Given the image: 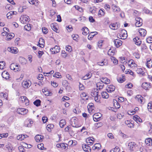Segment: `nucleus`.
Here are the masks:
<instances>
[{"instance_id":"47","label":"nucleus","mask_w":152,"mask_h":152,"mask_svg":"<svg viewBox=\"0 0 152 152\" xmlns=\"http://www.w3.org/2000/svg\"><path fill=\"white\" fill-rule=\"evenodd\" d=\"M41 101L39 99L36 100L34 102V104L36 106L38 107L40 105Z\"/></svg>"},{"instance_id":"24","label":"nucleus","mask_w":152,"mask_h":152,"mask_svg":"<svg viewBox=\"0 0 152 152\" xmlns=\"http://www.w3.org/2000/svg\"><path fill=\"white\" fill-rule=\"evenodd\" d=\"M39 42H40L39 43V44H37V46H39L41 48H43L44 47V40L42 38H40L39 39Z\"/></svg>"},{"instance_id":"50","label":"nucleus","mask_w":152,"mask_h":152,"mask_svg":"<svg viewBox=\"0 0 152 152\" xmlns=\"http://www.w3.org/2000/svg\"><path fill=\"white\" fill-rule=\"evenodd\" d=\"M86 141L87 143H89L90 144L89 145H92L93 143V140L91 139V137H89L86 139Z\"/></svg>"},{"instance_id":"6","label":"nucleus","mask_w":152,"mask_h":152,"mask_svg":"<svg viewBox=\"0 0 152 152\" xmlns=\"http://www.w3.org/2000/svg\"><path fill=\"white\" fill-rule=\"evenodd\" d=\"M11 53L14 54L17 53L18 51V49L15 47H9L7 49Z\"/></svg>"},{"instance_id":"5","label":"nucleus","mask_w":152,"mask_h":152,"mask_svg":"<svg viewBox=\"0 0 152 152\" xmlns=\"http://www.w3.org/2000/svg\"><path fill=\"white\" fill-rule=\"evenodd\" d=\"M71 125L73 127H77L78 126V123L77 121V118L76 117L72 118L71 120Z\"/></svg>"},{"instance_id":"23","label":"nucleus","mask_w":152,"mask_h":152,"mask_svg":"<svg viewBox=\"0 0 152 152\" xmlns=\"http://www.w3.org/2000/svg\"><path fill=\"white\" fill-rule=\"evenodd\" d=\"M81 30L83 31V34L84 35H86L89 33V29L86 27L83 28Z\"/></svg>"},{"instance_id":"10","label":"nucleus","mask_w":152,"mask_h":152,"mask_svg":"<svg viewBox=\"0 0 152 152\" xmlns=\"http://www.w3.org/2000/svg\"><path fill=\"white\" fill-rule=\"evenodd\" d=\"M60 48L58 46L56 45L54 48H51L50 50L52 54H56L60 51Z\"/></svg>"},{"instance_id":"46","label":"nucleus","mask_w":152,"mask_h":152,"mask_svg":"<svg viewBox=\"0 0 152 152\" xmlns=\"http://www.w3.org/2000/svg\"><path fill=\"white\" fill-rule=\"evenodd\" d=\"M94 97V100L96 102L98 103H100V99H101V97L100 95H98V96Z\"/></svg>"},{"instance_id":"62","label":"nucleus","mask_w":152,"mask_h":152,"mask_svg":"<svg viewBox=\"0 0 152 152\" xmlns=\"http://www.w3.org/2000/svg\"><path fill=\"white\" fill-rule=\"evenodd\" d=\"M66 49L67 51L69 52H71L72 51L71 47L69 45L67 46L66 47Z\"/></svg>"},{"instance_id":"42","label":"nucleus","mask_w":152,"mask_h":152,"mask_svg":"<svg viewBox=\"0 0 152 152\" xmlns=\"http://www.w3.org/2000/svg\"><path fill=\"white\" fill-rule=\"evenodd\" d=\"M136 71L138 74H141L143 76L145 75V72L142 71V69L141 68L137 69Z\"/></svg>"},{"instance_id":"57","label":"nucleus","mask_w":152,"mask_h":152,"mask_svg":"<svg viewBox=\"0 0 152 152\" xmlns=\"http://www.w3.org/2000/svg\"><path fill=\"white\" fill-rule=\"evenodd\" d=\"M76 144V142H73V140H70L68 142L67 144L70 146L75 145Z\"/></svg>"},{"instance_id":"58","label":"nucleus","mask_w":152,"mask_h":152,"mask_svg":"<svg viewBox=\"0 0 152 152\" xmlns=\"http://www.w3.org/2000/svg\"><path fill=\"white\" fill-rule=\"evenodd\" d=\"M95 35V34H94L93 33L91 32L88 35V39L89 40H91L93 37H94Z\"/></svg>"},{"instance_id":"38","label":"nucleus","mask_w":152,"mask_h":152,"mask_svg":"<svg viewBox=\"0 0 152 152\" xmlns=\"http://www.w3.org/2000/svg\"><path fill=\"white\" fill-rule=\"evenodd\" d=\"M112 9H113V11L114 12H119L120 10V8L115 5H113Z\"/></svg>"},{"instance_id":"3","label":"nucleus","mask_w":152,"mask_h":152,"mask_svg":"<svg viewBox=\"0 0 152 152\" xmlns=\"http://www.w3.org/2000/svg\"><path fill=\"white\" fill-rule=\"evenodd\" d=\"M28 112V110L24 108H18L17 110V113L20 114L24 115L26 114Z\"/></svg>"},{"instance_id":"13","label":"nucleus","mask_w":152,"mask_h":152,"mask_svg":"<svg viewBox=\"0 0 152 152\" xmlns=\"http://www.w3.org/2000/svg\"><path fill=\"white\" fill-rule=\"evenodd\" d=\"M138 31L140 35L142 37H145L146 34V30L143 28H139Z\"/></svg>"},{"instance_id":"55","label":"nucleus","mask_w":152,"mask_h":152,"mask_svg":"<svg viewBox=\"0 0 152 152\" xmlns=\"http://www.w3.org/2000/svg\"><path fill=\"white\" fill-rule=\"evenodd\" d=\"M114 50H112L111 49H110L108 51L107 54L110 56H113L114 54Z\"/></svg>"},{"instance_id":"54","label":"nucleus","mask_w":152,"mask_h":152,"mask_svg":"<svg viewBox=\"0 0 152 152\" xmlns=\"http://www.w3.org/2000/svg\"><path fill=\"white\" fill-rule=\"evenodd\" d=\"M5 63L4 61H0V69H2L4 68L5 65Z\"/></svg>"},{"instance_id":"53","label":"nucleus","mask_w":152,"mask_h":152,"mask_svg":"<svg viewBox=\"0 0 152 152\" xmlns=\"http://www.w3.org/2000/svg\"><path fill=\"white\" fill-rule=\"evenodd\" d=\"M104 14V10L101 9L99 11L98 15L99 16H102Z\"/></svg>"},{"instance_id":"35","label":"nucleus","mask_w":152,"mask_h":152,"mask_svg":"<svg viewBox=\"0 0 152 152\" xmlns=\"http://www.w3.org/2000/svg\"><path fill=\"white\" fill-rule=\"evenodd\" d=\"M80 96L83 100L88 99V96L86 93L85 92H83L80 94Z\"/></svg>"},{"instance_id":"28","label":"nucleus","mask_w":152,"mask_h":152,"mask_svg":"<svg viewBox=\"0 0 152 152\" xmlns=\"http://www.w3.org/2000/svg\"><path fill=\"white\" fill-rule=\"evenodd\" d=\"M28 137V136L27 135L22 134L18 136L17 137V139L19 140H22Z\"/></svg>"},{"instance_id":"1","label":"nucleus","mask_w":152,"mask_h":152,"mask_svg":"<svg viewBox=\"0 0 152 152\" xmlns=\"http://www.w3.org/2000/svg\"><path fill=\"white\" fill-rule=\"evenodd\" d=\"M117 36L119 39H126L127 37L126 31L124 29L121 30L120 33L117 35Z\"/></svg>"},{"instance_id":"21","label":"nucleus","mask_w":152,"mask_h":152,"mask_svg":"<svg viewBox=\"0 0 152 152\" xmlns=\"http://www.w3.org/2000/svg\"><path fill=\"white\" fill-rule=\"evenodd\" d=\"M133 118L134 120L136 121L137 123L142 122V120L140 117L137 115L133 116Z\"/></svg>"},{"instance_id":"48","label":"nucleus","mask_w":152,"mask_h":152,"mask_svg":"<svg viewBox=\"0 0 152 152\" xmlns=\"http://www.w3.org/2000/svg\"><path fill=\"white\" fill-rule=\"evenodd\" d=\"M111 59L112 61L113 62V63L115 64H117L118 63V60L115 58V57L112 56L111 57Z\"/></svg>"},{"instance_id":"30","label":"nucleus","mask_w":152,"mask_h":152,"mask_svg":"<svg viewBox=\"0 0 152 152\" xmlns=\"http://www.w3.org/2000/svg\"><path fill=\"white\" fill-rule=\"evenodd\" d=\"M88 9L89 12L92 14L95 13L97 10V8L95 7H89Z\"/></svg>"},{"instance_id":"20","label":"nucleus","mask_w":152,"mask_h":152,"mask_svg":"<svg viewBox=\"0 0 152 152\" xmlns=\"http://www.w3.org/2000/svg\"><path fill=\"white\" fill-rule=\"evenodd\" d=\"M43 137L40 135H36L35 137V140L37 142H40L42 141Z\"/></svg>"},{"instance_id":"32","label":"nucleus","mask_w":152,"mask_h":152,"mask_svg":"<svg viewBox=\"0 0 152 152\" xmlns=\"http://www.w3.org/2000/svg\"><path fill=\"white\" fill-rule=\"evenodd\" d=\"M19 60L20 62L23 64H26L27 63V60L23 57H20Z\"/></svg>"},{"instance_id":"4","label":"nucleus","mask_w":152,"mask_h":152,"mask_svg":"<svg viewBox=\"0 0 152 152\" xmlns=\"http://www.w3.org/2000/svg\"><path fill=\"white\" fill-rule=\"evenodd\" d=\"M109 26L111 29L113 30H116L120 27V25L119 23H116L110 24Z\"/></svg>"},{"instance_id":"14","label":"nucleus","mask_w":152,"mask_h":152,"mask_svg":"<svg viewBox=\"0 0 152 152\" xmlns=\"http://www.w3.org/2000/svg\"><path fill=\"white\" fill-rule=\"evenodd\" d=\"M115 89V87L113 85L108 86L106 90L109 93H111L114 91Z\"/></svg>"},{"instance_id":"11","label":"nucleus","mask_w":152,"mask_h":152,"mask_svg":"<svg viewBox=\"0 0 152 152\" xmlns=\"http://www.w3.org/2000/svg\"><path fill=\"white\" fill-rule=\"evenodd\" d=\"M83 150L86 152H91V150L90 147L86 144H83L82 146Z\"/></svg>"},{"instance_id":"34","label":"nucleus","mask_w":152,"mask_h":152,"mask_svg":"<svg viewBox=\"0 0 152 152\" xmlns=\"http://www.w3.org/2000/svg\"><path fill=\"white\" fill-rule=\"evenodd\" d=\"M101 145L99 143H96L95 144L92 148V149L94 150L97 149H99L100 148Z\"/></svg>"},{"instance_id":"31","label":"nucleus","mask_w":152,"mask_h":152,"mask_svg":"<svg viewBox=\"0 0 152 152\" xmlns=\"http://www.w3.org/2000/svg\"><path fill=\"white\" fill-rule=\"evenodd\" d=\"M143 97L140 95H137L135 98V99L137 100L139 102L142 103V99Z\"/></svg>"},{"instance_id":"39","label":"nucleus","mask_w":152,"mask_h":152,"mask_svg":"<svg viewBox=\"0 0 152 152\" xmlns=\"http://www.w3.org/2000/svg\"><path fill=\"white\" fill-rule=\"evenodd\" d=\"M31 25L28 24L25 25L24 27V29L27 31H29L31 30Z\"/></svg>"},{"instance_id":"19","label":"nucleus","mask_w":152,"mask_h":152,"mask_svg":"<svg viewBox=\"0 0 152 152\" xmlns=\"http://www.w3.org/2000/svg\"><path fill=\"white\" fill-rule=\"evenodd\" d=\"M100 81L103 83V84H109L110 82V80L106 77H102L100 79Z\"/></svg>"},{"instance_id":"51","label":"nucleus","mask_w":152,"mask_h":152,"mask_svg":"<svg viewBox=\"0 0 152 152\" xmlns=\"http://www.w3.org/2000/svg\"><path fill=\"white\" fill-rule=\"evenodd\" d=\"M122 78L121 77H119L117 79V80L118 82L120 83H122L125 80V77L122 76Z\"/></svg>"},{"instance_id":"40","label":"nucleus","mask_w":152,"mask_h":152,"mask_svg":"<svg viewBox=\"0 0 152 152\" xmlns=\"http://www.w3.org/2000/svg\"><path fill=\"white\" fill-rule=\"evenodd\" d=\"M66 124V122L64 119L61 120L59 122V125L61 128H63Z\"/></svg>"},{"instance_id":"56","label":"nucleus","mask_w":152,"mask_h":152,"mask_svg":"<svg viewBox=\"0 0 152 152\" xmlns=\"http://www.w3.org/2000/svg\"><path fill=\"white\" fill-rule=\"evenodd\" d=\"M120 151V149L119 148L116 146L115 148L110 151V152H119Z\"/></svg>"},{"instance_id":"41","label":"nucleus","mask_w":152,"mask_h":152,"mask_svg":"<svg viewBox=\"0 0 152 152\" xmlns=\"http://www.w3.org/2000/svg\"><path fill=\"white\" fill-rule=\"evenodd\" d=\"M97 64L98 65L101 66H103V65L106 66L107 65V62L105 61V60L102 61L101 62H98Z\"/></svg>"},{"instance_id":"16","label":"nucleus","mask_w":152,"mask_h":152,"mask_svg":"<svg viewBox=\"0 0 152 152\" xmlns=\"http://www.w3.org/2000/svg\"><path fill=\"white\" fill-rule=\"evenodd\" d=\"M114 42L117 48L119 47L122 45V41L119 39H116L114 41Z\"/></svg>"},{"instance_id":"8","label":"nucleus","mask_w":152,"mask_h":152,"mask_svg":"<svg viewBox=\"0 0 152 152\" xmlns=\"http://www.w3.org/2000/svg\"><path fill=\"white\" fill-rule=\"evenodd\" d=\"M22 86L25 88H27L29 87L31 85V83L30 81H23L22 83Z\"/></svg>"},{"instance_id":"2","label":"nucleus","mask_w":152,"mask_h":152,"mask_svg":"<svg viewBox=\"0 0 152 152\" xmlns=\"http://www.w3.org/2000/svg\"><path fill=\"white\" fill-rule=\"evenodd\" d=\"M29 19V17L25 15L21 16L20 18V21L22 23L25 24L28 22Z\"/></svg>"},{"instance_id":"49","label":"nucleus","mask_w":152,"mask_h":152,"mask_svg":"<svg viewBox=\"0 0 152 152\" xmlns=\"http://www.w3.org/2000/svg\"><path fill=\"white\" fill-rule=\"evenodd\" d=\"M16 66H18V65L15 63H14L11 64L10 66V68L11 70H14L15 69V67H16Z\"/></svg>"},{"instance_id":"15","label":"nucleus","mask_w":152,"mask_h":152,"mask_svg":"<svg viewBox=\"0 0 152 152\" xmlns=\"http://www.w3.org/2000/svg\"><path fill=\"white\" fill-rule=\"evenodd\" d=\"M142 86L145 90H148L151 87L150 84L147 82L143 83Z\"/></svg>"},{"instance_id":"60","label":"nucleus","mask_w":152,"mask_h":152,"mask_svg":"<svg viewBox=\"0 0 152 152\" xmlns=\"http://www.w3.org/2000/svg\"><path fill=\"white\" fill-rule=\"evenodd\" d=\"M79 35L77 34H73L72 35V37L73 39L75 41H77V38L79 37Z\"/></svg>"},{"instance_id":"45","label":"nucleus","mask_w":152,"mask_h":152,"mask_svg":"<svg viewBox=\"0 0 152 152\" xmlns=\"http://www.w3.org/2000/svg\"><path fill=\"white\" fill-rule=\"evenodd\" d=\"M135 145V143L133 142H130L129 143L128 147L130 150H133V148Z\"/></svg>"},{"instance_id":"25","label":"nucleus","mask_w":152,"mask_h":152,"mask_svg":"<svg viewBox=\"0 0 152 152\" xmlns=\"http://www.w3.org/2000/svg\"><path fill=\"white\" fill-rule=\"evenodd\" d=\"M146 66L149 68H150L152 67V61L151 59L148 58L147 59Z\"/></svg>"},{"instance_id":"61","label":"nucleus","mask_w":152,"mask_h":152,"mask_svg":"<svg viewBox=\"0 0 152 152\" xmlns=\"http://www.w3.org/2000/svg\"><path fill=\"white\" fill-rule=\"evenodd\" d=\"M42 30V32L45 34H47L48 32V29L45 27H43Z\"/></svg>"},{"instance_id":"37","label":"nucleus","mask_w":152,"mask_h":152,"mask_svg":"<svg viewBox=\"0 0 152 152\" xmlns=\"http://www.w3.org/2000/svg\"><path fill=\"white\" fill-rule=\"evenodd\" d=\"M102 96L103 98L107 99L109 97V95L106 91H103L102 93Z\"/></svg>"},{"instance_id":"29","label":"nucleus","mask_w":152,"mask_h":152,"mask_svg":"<svg viewBox=\"0 0 152 152\" xmlns=\"http://www.w3.org/2000/svg\"><path fill=\"white\" fill-rule=\"evenodd\" d=\"M17 12L15 11H11L8 12L7 14V17L8 19H10L11 18V16L14 14H16Z\"/></svg>"},{"instance_id":"12","label":"nucleus","mask_w":152,"mask_h":152,"mask_svg":"<svg viewBox=\"0 0 152 152\" xmlns=\"http://www.w3.org/2000/svg\"><path fill=\"white\" fill-rule=\"evenodd\" d=\"M94 107L92 103H90L88 105V108L89 113H91L94 111Z\"/></svg>"},{"instance_id":"36","label":"nucleus","mask_w":152,"mask_h":152,"mask_svg":"<svg viewBox=\"0 0 152 152\" xmlns=\"http://www.w3.org/2000/svg\"><path fill=\"white\" fill-rule=\"evenodd\" d=\"M145 143L148 145H152V139L151 138H148L145 140Z\"/></svg>"},{"instance_id":"44","label":"nucleus","mask_w":152,"mask_h":152,"mask_svg":"<svg viewBox=\"0 0 152 152\" xmlns=\"http://www.w3.org/2000/svg\"><path fill=\"white\" fill-rule=\"evenodd\" d=\"M15 36V34L12 33L11 34H8L7 36V39L8 40H9L12 39Z\"/></svg>"},{"instance_id":"7","label":"nucleus","mask_w":152,"mask_h":152,"mask_svg":"<svg viewBox=\"0 0 152 152\" xmlns=\"http://www.w3.org/2000/svg\"><path fill=\"white\" fill-rule=\"evenodd\" d=\"M19 100L21 101L22 102L25 104L26 105H28L29 104V100L26 96H21L19 98Z\"/></svg>"},{"instance_id":"22","label":"nucleus","mask_w":152,"mask_h":152,"mask_svg":"<svg viewBox=\"0 0 152 152\" xmlns=\"http://www.w3.org/2000/svg\"><path fill=\"white\" fill-rule=\"evenodd\" d=\"M96 86L100 90L103 88L104 86V85L103 83L100 81L98 82L96 84Z\"/></svg>"},{"instance_id":"43","label":"nucleus","mask_w":152,"mask_h":152,"mask_svg":"<svg viewBox=\"0 0 152 152\" xmlns=\"http://www.w3.org/2000/svg\"><path fill=\"white\" fill-rule=\"evenodd\" d=\"M147 109L150 112H152V102H149L147 105Z\"/></svg>"},{"instance_id":"9","label":"nucleus","mask_w":152,"mask_h":152,"mask_svg":"<svg viewBox=\"0 0 152 152\" xmlns=\"http://www.w3.org/2000/svg\"><path fill=\"white\" fill-rule=\"evenodd\" d=\"M136 22L135 23V25L137 27H140L142 25V19L140 17H137L135 18Z\"/></svg>"},{"instance_id":"64","label":"nucleus","mask_w":152,"mask_h":152,"mask_svg":"<svg viewBox=\"0 0 152 152\" xmlns=\"http://www.w3.org/2000/svg\"><path fill=\"white\" fill-rule=\"evenodd\" d=\"M18 148L20 152H25L24 148L22 146H19Z\"/></svg>"},{"instance_id":"33","label":"nucleus","mask_w":152,"mask_h":152,"mask_svg":"<svg viewBox=\"0 0 152 152\" xmlns=\"http://www.w3.org/2000/svg\"><path fill=\"white\" fill-rule=\"evenodd\" d=\"M29 3L33 5H34L35 6H37L39 3L38 1H34V0H28Z\"/></svg>"},{"instance_id":"26","label":"nucleus","mask_w":152,"mask_h":152,"mask_svg":"<svg viewBox=\"0 0 152 152\" xmlns=\"http://www.w3.org/2000/svg\"><path fill=\"white\" fill-rule=\"evenodd\" d=\"M113 101V106L116 109H118L120 107V105L119 103L117 102V100L114 99Z\"/></svg>"},{"instance_id":"52","label":"nucleus","mask_w":152,"mask_h":152,"mask_svg":"<svg viewBox=\"0 0 152 152\" xmlns=\"http://www.w3.org/2000/svg\"><path fill=\"white\" fill-rule=\"evenodd\" d=\"M54 127V125L53 124H48L47 125L46 128L49 131H50L51 130V129H53Z\"/></svg>"},{"instance_id":"18","label":"nucleus","mask_w":152,"mask_h":152,"mask_svg":"<svg viewBox=\"0 0 152 152\" xmlns=\"http://www.w3.org/2000/svg\"><path fill=\"white\" fill-rule=\"evenodd\" d=\"M133 41L135 44L137 45H140L141 44V41L138 37H136L134 38Z\"/></svg>"},{"instance_id":"63","label":"nucleus","mask_w":152,"mask_h":152,"mask_svg":"<svg viewBox=\"0 0 152 152\" xmlns=\"http://www.w3.org/2000/svg\"><path fill=\"white\" fill-rule=\"evenodd\" d=\"M133 55L136 58L139 59L140 57V54L137 53L135 52L133 53Z\"/></svg>"},{"instance_id":"59","label":"nucleus","mask_w":152,"mask_h":152,"mask_svg":"<svg viewBox=\"0 0 152 152\" xmlns=\"http://www.w3.org/2000/svg\"><path fill=\"white\" fill-rule=\"evenodd\" d=\"M67 145V144L61 143V148L66 149H68L67 146H66Z\"/></svg>"},{"instance_id":"27","label":"nucleus","mask_w":152,"mask_h":152,"mask_svg":"<svg viewBox=\"0 0 152 152\" xmlns=\"http://www.w3.org/2000/svg\"><path fill=\"white\" fill-rule=\"evenodd\" d=\"M98 91L97 89H94L91 92V95L94 97L98 95Z\"/></svg>"},{"instance_id":"17","label":"nucleus","mask_w":152,"mask_h":152,"mask_svg":"<svg viewBox=\"0 0 152 152\" xmlns=\"http://www.w3.org/2000/svg\"><path fill=\"white\" fill-rule=\"evenodd\" d=\"M10 75L7 71L3 72L2 73V77L6 79H8L9 78Z\"/></svg>"}]
</instances>
